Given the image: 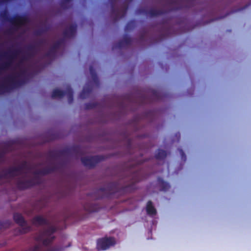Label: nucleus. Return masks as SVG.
<instances>
[{
	"mask_svg": "<svg viewBox=\"0 0 251 251\" xmlns=\"http://www.w3.org/2000/svg\"><path fill=\"white\" fill-rule=\"evenodd\" d=\"M99 160L98 156L84 157L81 159L82 163L86 166L93 167L97 162Z\"/></svg>",
	"mask_w": 251,
	"mask_h": 251,
	"instance_id": "obj_6",
	"label": "nucleus"
},
{
	"mask_svg": "<svg viewBox=\"0 0 251 251\" xmlns=\"http://www.w3.org/2000/svg\"><path fill=\"white\" fill-rule=\"evenodd\" d=\"M90 73L94 81H96L97 79V75L95 71L92 67H90Z\"/></svg>",
	"mask_w": 251,
	"mask_h": 251,
	"instance_id": "obj_13",
	"label": "nucleus"
},
{
	"mask_svg": "<svg viewBox=\"0 0 251 251\" xmlns=\"http://www.w3.org/2000/svg\"><path fill=\"white\" fill-rule=\"evenodd\" d=\"M62 45V40L50 45L38 61H35L37 52L33 47L29 48L20 56L18 50H9L2 52L0 55V60L2 58L7 60L0 64V94L9 92L25 84L29 76L39 71L43 60L53 59Z\"/></svg>",
	"mask_w": 251,
	"mask_h": 251,
	"instance_id": "obj_1",
	"label": "nucleus"
},
{
	"mask_svg": "<svg viewBox=\"0 0 251 251\" xmlns=\"http://www.w3.org/2000/svg\"><path fill=\"white\" fill-rule=\"evenodd\" d=\"M9 226V223H3L1 222H0V232H2L3 230L8 227V226Z\"/></svg>",
	"mask_w": 251,
	"mask_h": 251,
	"instance_id": "obj_14",
	"label": "nucleus"
},
{
	"mask_svg": "<svg viewBox=\"0 0 251 251\" xmlns=\"http://www.w3.org/2000/svg\"><path fill=\"white\" fill-rule=\"evenodd\" d=\"M13 217L15 221L20 226V230L21 233H26L32 229L31 227L28 225L21 214L15 213Z\"/></svg>",
	"mask_w": 251,
	"mask_h": 251,
	"instance_id": "obj_3",
	"label": "nucleus"
},
{
	"mask_svg": "<svg viewBox=\"0 0 251 251\" xmlns=\"http://www.w3.org/2000/svg\"><path fill=\"white\" fill-rule=\"evenodd\" d=\"M91 92V88H87L86 86L84 88L82 92L80 94L79 97L81 99H85L89 95Z\"/></svg>",
	"mask_w": 251,
	"mask_h": 251,
	"instance_id": "obj_10",
	"label": "nucleus"
},
{
	"mask_svg": "<svg viewBox=\"0 0 251 251\" xmlns=\"http://www.w3.org/2000/svg\"><path fill=\"white\" fill-rule=\"evenodd\" d=\"M65 96L67 97L69 103H70L73 101V91L70 86H67L64 92L58 89H55L52 94L53 98H61Z\"/></svg>",
	"mask_w": 251,
	"mask_h": 251,
	"instance_id": "obj_2",
	"label": "nucleus"
},
{
	"mask_svg": "<svg viewBox=\"0 0 251 251\" xmlns=\"http://www.w3.org/2000/svg\"><path fill=\"white\" fill-rule=\"evenodd\" d=\"M158 182L160 189L161 191H167L170 188V185L168 183L164 182L160 178L158 179Z\"/></svg>",
	"mask_w": 251,
	"mask_h": 251,
	"instance_id": "obj_9",
	"label": "nucleus"
},
{
	"mask_svg": "<svg viewBox=\"0 0 251 251\" xmlns=\"http://www.w3.org/2000/svg\"><path fill=\"white\" fill-rule=\"evenodd\" d=\"M115 240L112 237H105L99 239L97 242L98 250H105L115 244Z\"/></svg>",
	"mask_w": 251,
	"mask_h": 251,
	"instance_id": "obj_4",
	"label": "nucleus"
},
{
	"mask_svg": "<svg viewBox=\"0 0 251 251\" xmlns=\"http://www.w3.org/2000/svg\"><path fill=\"white\" fill-rule=\"evenodd\" d=\"M76 29L74 25L69 26L65 32V36L68 38L73 37L75 33Z\"/></svg>",
	"mask_w": 251,
	"mask_h": 251,
	"instance_id": "obj_8",
	"label": "nucleus"
},
{
	"mask_svg": "<svg viewBox=\"0 0 251 251\" xmlns=\"http://www.w3.org/2000/svg\"><path fill=\"white\" fill-rule=\"evenodd\" d=\"M179 153L181 156L182 159L185 160H186V156L184 154L183 151L182 150H179Z\"/></svg>",
	"mask_w": 251,
	"mask_h": 251,
	"instance_id": "obj_15",
	"label": "nucleus"
},
{
	"mask_svg": "<svg viewBox=\"0 0 251 251\" xmlns=\"http://www.w3.org/2000/svg\"><path fill=\"white\" fill-rule=\"evenodd\" d=\"M147 212L151 217H154L156 213V209L154 207L151 201H149L147 205Z\"/></svg>",
	"mask_w": 251,
	"mask_h": 251,
	"instance_id": "obj_7",
	"label": "nucleus"
},
{
	"mask_svg": "<svg viewBox=\"0 0 251 251\" xmlns=\"http://www.w3.org/2000/svg\"><path fill=\"white\" fill-rule=\"evenodd\" d=\"M23 172L22 167H13L9 169L5 174V177H14L19 176Z\"/></svg>",
	"mask_w": 251,
	"mask_h": 251,
	"instance_id": "obj_5",
	"label": "nucleus"
},
{
	"mask_svg": "<svg viewBox=\"0 0 251 251\" xmlns=\"http://www.w3.org/2000/svg\"><path fill=\"white\" fill-rule=\"evenodd\" d=\"M158 13H155V14H154V15H157Z\"/></svg>",
	"mask_w": 251,
	"mask_h": 251,
	"instance_id": "obj_16",
	"label": "nucleus"
},
{
	"mask_svg": "<svg viewBox=\"0 0 251 251\" xmlns=\"http://www.w3.org/2000/svg\"><path fill=\"white\" fill-rule=\"evenodd\" d=\"M126 6H123L120 10V11L117 14V17L118 18H122L126 14Z\"/></svg>",
	"mask_w": 251,
	"mask_h": 251,
	"instance_id": "obj_12",
	"label": "nucleus"
},
{
	"mask_svg": "<svg viewBox=\"0 0 251 251\" xmlns=\"http://www.w3.org/2000/svg\"><path fill=\"white\" fill-rule=\"evenodd\" d=\"M167 155L166 151L163 150H159L157 153L156 154V157L158 159H163Z\"/></svg>",
	"mask_w": 251,
	"mask_h": 251,
	"instance_id": "obj_11",
	"label": "nucleus"
}]
</instances>
